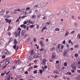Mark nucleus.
I'll list each match as a JSON object with an SVG mask.
<instances>
[{
	"mask_svg": "<svg viewBox=\"0 0 80 80\" xmlns=\"http://www.w3.org/2000/svg\"><path fill=\"white\" fill-rule=\"evenodd\" d=\"M2 53L3 54H4L5 53V55H8L9 54L10 55V54H11V53L9 52H8V51L6 49H4L3 52H2Z\"/></svg>",
	"mask_w": 80,
	"mask_h": 80,
	"instance_id": "1",
	"label": "nucleus"
},
{
	"mask_svg": "<svg viewBox=\"0 0 80 80\" xmlns=\"http://www.w3.org/2000/svg\"><path fill=\"white\" fill-rule=\"evenodd\" d=\"M68 52V50H65L63 52V57H65L66 56H67V52Z\"/></svg>",
	"mask_w": 80,
	"mask_h": 80,
	"instance_id": "2",
	"label": "nucleus"
},
{
	"mask_svg": "<svg viewBox=\"0 0 80 80\" xmlns=\"http://www.w3.org/2000/svg\"><path fill=\"white\" fill-rule=\"evenodd\" d=\"M5 20H6V22H7V23H9V24H10L11 22H12V20H9L7 18H6L5 19Z\"/></svg>",
	"mask_w": 80,
	"mask_h": 80,
	"instance_id": "3",
	"label": "nucleus"
},
{
	"mask_svg": "<svg viewBox=\"0 0 80 80\" xmlns=\"http://www.w3.org/2000/svg\"><path fill=\"white\" fill-rule=\"evenodd\" d=\"M22 30V29L20 28H19L18 29V30H19V31L18 32V36H20V32H21V30Z\"/></svg>",
	"mask_w": 80,
	"mask_h": 80,
	"instance_id": "4",
	"label": "nucleus"
},
{
	"mask_svg": "<svg viewBox=\"0 0 80 80\" xmlns=\"http://www.w3.org/2000/svg\"><path fill=\"white\" fill-rule=\"evenodd\" d=\"M25 32H26V30H22L21 32V35L22 36H23V35H24V34H25Z\"/></svg>",
	"mask_w": 80,
	"mask_h": 80,
	"instance_id": "5",
	"label": "nucleus"
},
{
	"mask_svg": "<svg viewBox=\"0 0 80 80\" xmlns=\"http://www.w3.org/2000/svg\"><path fill=\"white\" fill-rule=\"evenodd\" d=\"M72 68L73 70H76V66L75 65H72Z\"/></svg>",
	"mask_w": 80,
	"mask_h": 80,
	"instance_id": "6",
	"label": "nucleus"
},
{
	"mask_svg": "<svg viewBox=\"0 0 80 80\" xmlns=\"http://www.w3.org/2000/svg\"><path fill=\"white\" fill-rule=\"evenodd\" d=\"M46 62H47V60L46 59H43L42 60V64L45 65L46 64Z\"/></svg>",
	"mask_w": 80,
	"mask_h": 80,
	"instance_id": "7",
	"label": "nucleus"
},
{
	"mask_svg": "<svg viewBox=\"0 0 80 80\" xmlns=\"http://www.w3.org/2000/svg\"><path fill=\"white\" fill-rule=\"evenodd\" d=\"M27 12V10L25 9H22L21 10V12L22 13H25Z\"/></svg>",
	"mask_w": 80,
	"mask_h": 80,
	"instance_id": "8",
	"label": "nucleus"
},
{
	"mask_svg": "<svg viewBox=\"0 0 80 80\" xmlns=\"http://www.w3.org/2000/svg\"><path fill=\"white\" fill-rule=\"evenodd\" d=\"M63 14H64V15H65V16L66 17H67V16H68V13L65 11L63 12Z\"/></svg>",
	"mask_w": 80,
	"mask_h": 80,
	"instance_id": "9",
	"label": "nucleus"
},
{
	"mask_svg": "<svg viewBox=\"0 0 80 80\" xmlns=\"http://www.w3.org/2000/svg\"><path fill=\"white\" fill-rule=\"evenodd\" d=\"M5 12V10H3L2 11H1L0 12V13H1V15H3V13Z\"/></svg>",
	"mask_w": 80,
	"mask_h": 80,
	"instance_id": "10",
	"label": "nucleus"
},
{
	"mask_svg": "<svg viewBox=\"0 0 80 80\" xmlns=\"http://www.w3.org/2000/svg\"><path fill=\"white\" fill-rule=\"evenodd\" d=\"M40 44L42 47H43L44 46V45H43V42H42V41H40Z\"/></svg>",
	"mask_w": 80,
	"mask_h": 80,
	"instance_id": "11",
	"label": "nucleus"
},
{
	"mask_svg": "<svg viewBox=\"0 0 80 80\" xmlns=\"http://www.w3.org/2000/svg\"><path fill=\"white\" fill-rule=\"evenodd\" d=\"M20 27H23L24 28H26V25L24 24L21 25Z\"/></svg>",
	"mask_w": 80,
	"mask_h": 80,
	"instance_id": "12",
	"label": "nucleus"
},
{
	"mask_svg": "<svg viewBox=\"0 0 80 80\" xmlns=\"http://www.w3.org/2000/svg\"><path fill=\"white\" fill-rule=\"evenodd\" d=\"M14 44H17L18 43V42H17V40L16 39H14Z\"/></svg>",
	"mask_w": 80,
	"mask_h": 80,
	"instance_id": "13",
	"label": "nucleus"
},
{
	"mask_svg": "<svg viewBox=\"0 0 80 80\" xmlns=\"http://www.w3.org/2000/svg\"><path fill=\"white\" fill-rule=\"evenodd\" d=\"M29 79L31 80H35V78L34 77H30Z\"/></svg>",
	"mask_w": 80,
	"mask_h": 80,
	"instance_id": "14",
	"label": "nucleus"
},
{
	"mask_svg": "<svg viewBox=\"0 0 80 80\" xmlns=\"http://www.w3.org/2000/svg\"><path fill=\"white\" fill-rule=\"evenodd\" d=\"M68 34H69V32H68V31H67L66 34L64 35L65 37H67V36Z\"/></svg>",
	"mask_w": 80,
	"mask_h": 80,
	"instance_id": "15",
	"label": "nucleus"
},
{
	"mask_svg": "<svg viewBox=\"0 0 80 80\" xmlns=\"http://www.w3.org/2000/svg\"><path fill=\"white\" fill-rule=\"evenodd\" d=\"M34 58H38V54H36L34 55V56H33Z\"/></svg>",
	"mask_w": 80,
	"mask_h": 80,
	"instance_id": "16",
	"label": "nucleus"
},
{
	"mask_svg": "<svg viewBox=\"0 0 80 80\" xmlns=\"http://www.w3.org/2000/svg\"><path fill=\"white\" fill-rule=\"evenodd\" d=\"M15 34L16 37H18V31L16 32L15 33Z\"/></svg>",
	"mask_w": 80,
	"mask_h": 80,
	"instance_id": "17",
	"label": "nucleus"
},
{
	"mask_svg": "<svg viewBox=\"0 0 80 80\" xmlns=\"http://www.w3.org/2000/svg\"><path fill=\"white\" fill-rule=\"evenodd\" d=\"M3 65H4V63H2V62L0 63V67H2V66H3Z\"/></svg>",
	"mask_w": 80,
	"mask_h": 80,
	"instance_id": "18",
	"label": "nucleus"
},
{
	"mask_svg": "<svg viewBox=\"0 0 80 80\" xmlns=\"http://www.w3.org/2000/svg\"><path fill=\"white\" fill-rule=\"evenodd\" d=\"M56 51H57L58 53H59V52H60V49H59V48H56Z\"/></svg>",
	"mask_w": 80,
	"mask_h": 80,
	"instance_id": "19",
	"label": "nucleus"
},
{
	"mask_svg": "<svg viewBox=\"0 0 80 80\" xmlns=\"http://www.w3.org/2000/svg\"><path fill=\"white\" fill-rule=\"evenodd\" d=\"M18 71L20 72H22L23 71V69L22 68H20L19 69H18Z\"/></svg>",
	"mask_w": 80,
	"mask_h": 80,
	"instance_id": "20",
	"label": "nucleus"
},
{
	"mask_svg": "<svg viewBox=\"0 0 80 80\" xmlns=\"http://www.w3.org/2000/svg\"><path fill=\"white\" fill-rule=\"evenodd\" d=\"M9 63H10V61H7L5 62V65H8V64H9Z\"/></svg>",
	"mask_w": 80,
	"mask_h": 80,
	"instance_id": "21",
	"label": "nucleus"
},
{
	"mask_svg": "<svg viewBox=\"0 0 80 80\" xmlns=\"http://www.w3.org/2000/svg\"><path fill=\"white\" fill-rule=\"evenodd\" d=\"M55 57V55H54V54L52 55V59H54Z\"/></svg>",
	"mask_w": 80,
	"mask_h": 80,
	"instance_id": "22",
	"label": "nucleus"
},
{
	"mask_svg": "<svg viewBox=\"0 0 80 80\" xmlns=\"http://www.w3.org/2000/svg\"><path fill=\"white\" fill-rule=\"evenodd\" d=\"M66 75H72V73L70 72H68L66 73Z\"/></svg>",
	"mask_w": 80,
	"mask_h": 80,
	"instance_id": "23",
	"label": "nucleus"
},
{
	"mask_svg": "<svg viewBox=\"0 0 80 80\" xmlns=\"http://www.w3.org/2000/svg\"><path fill=\"white\" fill-rule=\"evenodd\" d=\"M39 71L41 75H42V72H43V71L42 69H40Z\"/></svg>",
	"mask_w": 80,
	"mask_h": 80,
	"instance_id": "24",
	"label": "nucleus"
},
{
	"mask_svg": "<svg viewBox=\"0 0 80 80\" xmlns=\"http://www.w3.org/2000/svg\"><path fill=\"white\" fill-rule=\"evenodd\" d=\"M33 73H34L35 74H36V73H37V70H35L33 72Z\"/></svg>",
	"mask_w": 80,
	"mask_h": 80,
	"instance_id": "25",
	"label": "nucleus"
},
{
	"mask_svg": "<svg viewBox=\"0 0 80 80\" xmlns=\"http://www.w3.org/2000/svg\"><path fill=\"white\" fill-rule=\"evenodd\" d=\"M10 58H7L5 59L4 60H10Z\"/></svg>",
	"mask_w": 80,
	"mask_h": 80,
	"instance_id": "26",
	"label": "nucleus"
},
{
	"mask_svg": "<svg viewBox=\"0 0 80 80\" xmlns=\"http://www.w3.org/2000/svg\"><path fill=\"white\" fill-rule=\"evenodd\" d=\"M64 65L65 67H67V62H64Z\"/></svg>",
	"mask_w": 80,
	"mask_h": 80,
	"instance_id": "27",
	"label": "nucleus"
},
{
	"mask_svg": "<svg viewBox=\"0 0 80 80\" xmlns=\"http://www.w3.org/2000/svg\"><path fill=\"white\" fill-rule=\"evenodd\" d=\"M33 27H34V25H31L30 27V28H33Z\"/></svg>",
	"mask_w": 80,
	"mask_h": 80,
	"instance_id": "28",
	"label": "nucleus"
},
{
	"mask_svg": "<svg viewBox=\"0 0 80 80\" xmlns=\"http://www.w3.org/2000/svg\"><path fill=\"white\" fill-rule=\"evenodd\" d=\"M38 54V57H41V55L40 54Z\"/></svg>",
	"mask_w": 80,
	"mask_h": 80,
	"instance_id": "29",
	"label": "nucleus"
},
{
	"mask_svg": "<svg viewBox=\"0 0 80 80\" xmlns=\"http://www.w3.org/2000/svg\"><path fill=\"white\" fill-rule=\"evenodd\" d=\"M30 38H29L27 39V42H30Z\"/></svg>",
	"mask_w": 80,
	"mask_h": 80,
	"instance_id": "30",
	"label": "nucleus"
},
{
	"mask_svg": "<svg viewBox=\"0 0 80 80\" xmlns=\"http://www.w3.org/2000/svg\"><path fill=\"white\" fill-rule=\"evenodd\" d=\"M78 54L77 53H76L75 55V57H78Z\"/></svg>",
	"mask_w": 80,
	"mask_h": 80,
	"instance_id": "31",
	"label": "nucleus"
},
{
	"mask_svg": "<svg viewBox=\"0 0 80 80\" xmlns=\"http://www.w3.org/2000/svg\"><path fill=\"white\" fill-rule=\"evenodd\" d=\"M55 50V48H52L51 49V51H53Z\"/></svg>",
	"mask_w": 80,
	"mask_h": 80,
	"instance_id": "32",
	"label": "nucleus"
},
{
	"mask_svg": "<svg viewBox=\"0 0 80 80\" xmlns=\"http://www.w3.org/2000/svg\"><path fill=\"white\" fill-rule=\"evenodd\" d=\"M55 31H59L60 30V29L58 28H56L55 29Z\"/></svg>",
	"mask_w": 80,
	"mask_h": 80,
	"instance_id": "33",
	"label": "nucleus"
},
{
	"mask_svg": "<svg viewBox=\"0 0 80 80\" xmlns=\"http://www.w3.org/2000/svg\"><path fill=\"white\" fill-rule=\"evenodd\" d=\"M17 46V45L16 44H15L13 47V48H14V49H15L16 48V47Z\"/></svg>",
	"mask_w": 80,
	"mask_h": 80,
	"instance_id": "34",
	"label": "nucleus"
},
{
	"mask_svg": "<svg viewBox=\"0 0 80 80\" xmlns=\"http://www.w3.org/2000/svg\"><path fill=\"white\" fill-rule=\"evenodd\" d=\"M16 64H17V65H18V64H19V62H18V60L16 62Z\"/></svg>",
	"mask_w": 80,
	"mask_h": 80,
	"instance_id": "35",
	"label": "nucleus"
},
{
	"mask_svg": "<svg viewBox=\"0 0 80 80\" xmlns=\"http://www.w3.org/2000/svg\"><path fill=\"white\" fill-rule=\"evenodd\" d=\"M63 45H62L61 46V50H63Z\"/></svg>",
	"mask_w": 80,
	"mask_h": 80,
	"instance_id": "36",
	"label": "nucleus"
},
{
	"mask_svg": "<svg viewBox=\"0 0 80 80\" xmlns=\"http://www.w3.org/2000/svg\"><path fill=\"white\" fill-rule=\"evenodd\" d=\"M18 48H19V47H18V46H17V48L16 50V52H17V51L18 50Z\"/></svg>",
	"mask_w": 80,
	"mask_h": 80,
	"instance_id": "37",
	"label": "nucleus"
},
{
	"mask_svg": "<svg viewBox=\"0 0 80 80\" xmlns=\"http://www.w3.org/2000/svg\"><path fill=\"white\" fill-rule=\"evenodd\" d=\"M11 28L10 26H9L8 29V30H10L11 29Z\"/></svg>",
	"mask_w": 80,
	"mask_h": 80,
	"instance_id": "38",
	"label": "nucleus"
},
{
	"mask_svg": "<svg viewBox=\"0 0 80 80\" xmlns=\"http://www.w3.org/2000/svg\"><path fill=\"white\" fill-rule=\"evenodd\" d=\"M60 44H59L58 46V48H60Z\"/></svg>",
	"mask_w": 80,
	"mask_h": 80,
	"instance_id": "39",
	"label": "nucleus"
},
{
	"mask_svg": "<svg viewBox=\"0 0 80 80\" xmlns=\"http://www.w3.org/2000/svg\"><path fill=\"white\" fill-rule=\"evenodd\" d=\"M71 42H72V40H71V39L69 40L68 41V43H71Z\"/></svg>",
	"mask_w": 80,
	"mask_h": 80,
	"instance_id": "40",
	"label": "nucleus"
},
{
	"mask_svg": "<svg viewBox=\"0 0 80 80\" xmlns=\"http://www.w3.org/2000/svg\"><path fill=\"white\" fill-rule=\"evenodd\" d=\"M5 58V56L3 55L2 56V58Z\"/></svg>",
	"mask_w": 80,
	"mask_h": 80,
	"instance_id": "41",
	"label": "nucleus"
},
{
	"mask_svg": "<svg viewBox=\"0 0 80 80\" xmlns=\"http://www.w3.org/2000/svg\"><path fill=\"white\" fill-rule=\"evenodd\" d=\"M32 17V18H36V16L35 15H33Z\"/></svg>",
	"mask_w": 80,
	"mask_h": 80,
	"instance_id": "42",
	"label": "nucleus"
},
{
	"mask_svg": "<svg viewBox=\"0 0 80 80\" xmlns=\"http://www.w3.org/2000/svg\"><path fill=\"white\" fill-rule=\"evenodd\" d=\"M28 23H31V22H32V21L29 20L28 21Z\"/></svg>",
	"mask_w": 80,
	"mask_h": 80,
	"instance_id": "43",
	"label": "nucleus"
},
{
	"mask_svg": "<svg viewBox=\"0 0 80 80\" xmlns=\"http://www.w3.org/2000/svg\"><path fill=\"white\" fill-rule=\"evenodd\" d=\"M75 48H78V45H76L75 46Z\"/></svg>",
	"mask_w": 80,
	"mask_h": 80,
	"instance_id": "44",
	"label": "nucleus"
},
{
	"mask_svg": "<svg viewBox=\"0 0 80 80\" xmlns=\"http://www.w3.org/2000/svg\"><path fill=\"white\" fill-rule=\"evenodd\" d=\"M59 72H60L59 70L56 71L57 73H58V74L59 73Z\"/></svg>",
	"mask_w": 80,
	"mask_h": 80,
	"instance_id": "45",
	"label": "nucleus"
},
{
	"mask_svg": "<svg viewBox=\"0 0 80 80\" xmlns=\"http://www.w3.org/2000/svg\"><path fill=\"white\" fill-rule=\"evenodd\" d=\"M76 80H80V78L78 77L76 78Z\"/></svg>",
	"mask_w": 80,
	"mask_h": 80,
	"instance_id": "46",
	"label": "nucleus"
},
{
	"mask_svg": "<svg viewBox=\"0 0 80 80\" xmlns=\"http://www.w3.org/2000/svg\"><path fill=\"white\" fill-rule=\"evenodd\" d=\"M10 71H9V72H8L6 73V75H8V74L9 73H10Z\"/></svg>",
	"mask_w": 80,
	"mask_h": 80,
	"instance_id": "47",
	"label": "nucleus"
},
{
	"mask_svg": "<svg viewBox=\"0 0 80 80\" xmlns=\"http://www.w3.org/2000/svg\"><path fill=\"white\" fill-rule=\"evenodd\" d=\"M62 43L63 44H65V40H64V41L62 42Z\"/></svg>",
	"mask_w": 80,
	"mask_h": 80,
	"instance_id": "48",
	"label": "nucleus"
},
{
	"mask_svg": "<svg viewBox=\"0 0 80 80\" xmlns=\"http://www.w3.org/2000/svg\"><path fill=\"white\" fill-rule=\"evenodd\" d=\"M30 9V7L27 8H26V9L27 10H29Z\"/></svg>",
	"mask_w": 80,
	"mask_h": 80,
	"instance_id": "49",
	"label": "nucleus"
},
{
	"mask_svg": "<svg viewBox=\"0 0 80 80\" xmlns=\"http://www.w3.org/2000/svg\"><path fill=\"white\" fill-rule=\"evenodd\" d=\"M27 21H25L24 22V25H25V24H27Z\"/></svg>",
	"mask_w": 80,
	"mask_h": 80,
	"instance_id": "50",
	"label": "nucleus"
},
{
	"mask_svg": "<svg viewBox=\"0 0 80 80\" xmlns=\"http://www.w3.org/2000/svg\"><path fill=\"white\" fill-rule=\"evenodd\" d=\"M34 42H37V39H36V38H34Z\"/></svg>",
	"mask_w": 80,
	"mask_h": 80,
	"instance_id": "51",
	"label": "nucleus"
},
{
	"mask_svg": "<svg viewBox=\"0 0 80 80\" xmlns=\"http://www.w3.org/2000/svg\"><path fill=\"white\" fill-rule=\"evenodd\" d=\"M37 67H38L36 65H35L34 67V68H37Z\"/></svg>",
	"mask_w": 80,
	"mask_h": 80,
	"instance_id": "52",
	"label": "nucleus"
},
{
	"mask_svg": "<svg viewBox=\"0 0 80 80\" xmlns=\"http://www.w3.org/2000/svg\"><path fill=\"white\" fill-rule=\"evenodd\" d=\"M44 68H45L46 69H47V65H45L44 66Z\"/></svg>",
	"mask_w": 80,
	"mask_h": 80,
	"instance_id": "53",
	"label": "nucleus"
},
{
	"mask_svg": "<svg viewBox=\"0 0 80 80\" xmlns=\"http://www.w3.org/2000/svg\"><path fill=\"white\" fill-rule=\"evenodd\" d=\"M18 62H19V64H20V63H22V62H21L20 61L18 60Z\"/></svg>",
	"mask_w": 80,
	"mask_h": 80,
	"instance_id": "54",
	"label": "nucleus"
},
{
	"mask_svg": "<svg viewBox=\"0 0 80 80\" xmlns=\"http://www.w3.org/2000/svg\"><path fill=\"white\" fill-rule=\"evenodd\" d=\"M74 32H75V31H72L71 32V34H73V33H74Z\"/></svg>",
	"mask_w": 80,
	"mask_h": 80,
	"instance_id": "55",
	"label": "nucleus"
},
{
	"mask_svg": "<svg viewBox=\"0 0 80 80\" xmlns=\"http://www.w3.org/2000/svg\"><path fill=\"white\" fill-rule=\"evenodd\" d=\"M74 25H78V24L77 22H75L74 23Z\"/></svg>",
	"mask_w": 80,
	"mask_h": 80,
	"instance_id": "56",
	"label": "nucleus"
},
{
	"mask_svg": "<svg viewBox=\"0 0 80 80\" xmlns=\"http://www.w3.org/2000/svg\"><path fill=\"white\" fill-rule=\"evenodd\" d=\"M39 28V26L38 25H37V29H38V28Z\"/></svg>",
	"mask_w": 80,
	"mask_h": 80,
	"instance_id": "57",
	"label": "nucleus"
},
{
	"mask_svg": "<svg viewBox=\"0 0 80 80\" xmlns=\"http://www.w3.org/2000/svg\"><path fill=\"white\" fill-rule=\"evenodd\" d=\"M63 79H67V77H63Z\"/></svg>",
	"mask_w": 80,
	"mask_h": 80,
	"instance_id": "58",
	"label": "nucleus"
},
{
	"mask_svg": "<svg viewBox=\"0 0 80 80\" xmlns=\"http://www.w3.org/2000/svg\"><path fill=\"white\" fill-rule=\"evenodd\" d=\"M77 72H78V73H80V70H77Z\"/></svg>",
	"mask_w": 80,
	"mask_h": 80,
	"instance_id": "59",
	"label": "nucleus"
},
{
	"mask_svg": "<svg viewBox=\"0 0 80 80\" xmlns=\"http://www.w3.org/2000/svg\"><path fill=\"white\" fill-rule=\"evenodd\" d=\"M40 51H43V48H42L41 49H40Z\"/></svg>",
	"mask_w": 80,
	"mask_h": 80,
	"instance_id": "60",
	"label": "nucleus"
},
{
	"mask_svg": "<svg viewBox=\"0 0 80 80\" xmlns=\"http://www.w3.org/2000/svg\"><path fill=\"white\" fill-rule=\"evenodd\" d=\"M46 18H46V17H44L43 18V19L44 20H45V19H46Z\"/></svg>",
	"mask_w": 80,
	"mask_h": 80,
	"instance_id": "61",
	"label": "nucleus"
},
{
	"mask_svg": "<svg viewBox=\"0 0 80 80\" xmlns=\"http://www.w3.org/2000/svg\"><path fill=\"white\" fill-rule=\"evenodd\" d=\"M19 22V19H17L16 21V22Z\"/></svg>",
	"mask_w": 80,
	"mask_h": 80,
	"instance_id": "62",
	"label": "nucleus"
},
{
	"mask_svg": "<svg viewBox=\"0 0 80 80\" xmlns=\"http://www.w3.org/2000/svg\"><path fill=\"white\" fill-rule=\"evenodd\" d=\"M29 69H30V70H31V69H32L33 68V67H30L29 68Z\"/></svg>",
	"mask_w": 80,
	"mask_h": 80,
	"instance_id": "63",
	"label": "nucleus"
},
{
	"mask_svg": "<svg viewBox=\"0 0 80 80\" xmlns=\"http://www.w3.org/2000/svg\"><path fill=\"white\" fill-rule=\"evenodd\" d=\"M25 74H28V72L27 71H26L25 72Z\"/></svg>",
	"mask_w": 80,
	"mask_h": 80,
	"instance_id": "64",
	"label": "nucleus"
}]
</instances>
